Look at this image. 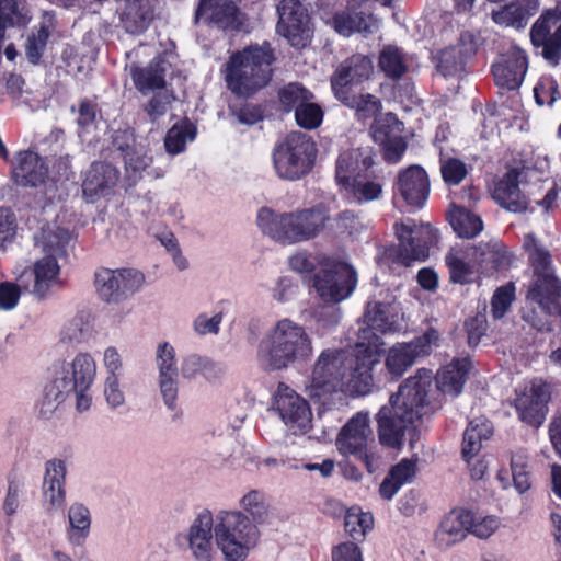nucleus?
I'll return each instance as SVG.
<instances>
[{"label":"nucleus","mask_w":561,"mask_h":561,"mask_svg":"<svg viewBox=\"0 0 561 561\" xmlns=\"http://www.w3.org/2000/svg\"><path fill=\"white\" fill-rule=\"evenodd\" d=\"M430 192V176L422 165L411 164L398 172L393 194L394 197H401L408 206L422 208L428 199Z\"/></svg>","instance_id":"f3484780"},{"label":"nucleus","mask_w":561,"mask_h":561,"mask_svg":"<svg viewBox=\"0 0 561 561\" xmlns=\"http://www.w3.org/2000/svg\"><path fill=\"white\" fill-rule=\"evenodd\" d=\"M445 263L449 272V280L454 284L466 285L471 282L473 274L471 265L457 253L449 252L445 256Z\"/></svg>","instance_id":"052dcab7"},{"label":"nucleus","mask_w":561,"mask_h":561,"mask_svg":"<svg viewBox=\"0 0 561 561\" xmlns=\"http://www.w3.org/2000/svg\"><path fill=\"white\" fill-rule=\"evenodd\" d=\"M511 471L513 484L519 494L531 488V471L529 458L524 453H514L511 457Z\"/></svg>","instance_id":"864d4df0"},{"label":"nucleus","mask_w":561,"mask_h":561,"mask_svg":"<svg viewBox=\"0 0 561 561\" xmlns=\"http://www.w3.org/2000/svg\"><path fill=\"white\" fill-rule=\"evenodd\" d=\"M165 69L157 62L147 68H139L133 72L134 84L138 91L145 93L150 90L165 87Z\"/></svg>","instance_id":"09e8293b"},{"label":"nucleus","mask_w":561,"mask_h":561,"mask_svg":"<svg viewBox=\"0 0 561 561\" xmlns=\"http://www.w3.org/2000/svg\"><path fill=\"white\" fill-rule=\"evenodd\" d=\"M334 98L344 106L355 111L358 121L376 119L382 110L380 99L370 93L346 92Z\"/></svg>","instance_id":"58836bf2"},{"label":"nucleus","mask_w":561,"mask_h":561,"mask_svg":"<svg viewBox=\"0 0 561 561\" xmlns=\"http://www.w3.org/2000/svg\"><path fill=\"white\" fill-rule=\"evenodd\" d=\"M528 261L530 266L533 267V277L554 274V271L552 268V256L547 249H533L530 254H528Z\"/></svg>","instance_id":"338daca9"},{"label":"nucleus","mask_w":561,"mask_h":561,"mask_svg":"<svg viewBox=\"0 0 561 561\" xmlns=\"http://www.w3.org/2000/svg\"><path fill=\"white\" fill-rule=\"evenodd\" d=\"M530 41L535 48L541 49L540 55L551 66L561 60V24L551 33L550 23L538 19L530 28Z\"/></svg>","instance_id":"c756f323"},{"label":"nucleus","mask_w":561,"mask_h":561,"mask_svg":"<svg viewBox=\"0 0 561 561\" xmlns=\"http://www.w3.org/2000/svg\"><path fill=\"white\" fill-rule=\"evenodd\" d=\"M519 175L517 169H510L494 182L492 191V198L495 203L503 209L515 214L526 213L529 208V199L519 187Z\"/></svg>","instance_id":"b1692460"},{"label":"nucleus","mask_w":561,"mask_h":561,"mask_svg":"<svg viewBox=\"0 0 561 561\" xmlns=\"http://www.w3.org/2000/svg\"><path fill=\"white\" fill-rule=\"evenodd\" d=\"M432 371L419 369L405 379L397 394L390 397V405H383L376 414L378 438L382 446L401 449L407 422L420 420L431 410L427 399L432 388Z\"/></svg>","instance_id":"f03ea898"},{"label":"nucleus","mask_w":561,"mask_h":561,"mask_svg":"<svg viewBox=\"0 0 561 561\" xmlns=\"http://www.w3.org/2000/svg\"><path fill=\"white\" fill-rule=\"evenodd\" d=\"M463 329L467 333V343L470 347H476L481 342L488 330L486 316L477 312L472 317H468L463 322Z\"/></svg>","instance_id":"e2e57ef3"},{"label":"nucleus","mask_w":561,"mask_h":561,"mask_svg":"<svg viewBox=\"0 0 561 561\" xmlns=\"http://www.w3.org/2000/svg\"><path fill=\"white\" fill-rule=\"evenodd\" d=\"M213 514L204 510L194 519L188 534V546L196 561L213 560Z\"/></svg>","instance_id":"cd10ccee"},{"label":"nucleus","mask_w":561,"mask_h":561,"mask_svg":"<svg viewBox=\"0 0 561 561\" xmlns=\"http://www.w3.org/2000/svg\"><path fill=\"white\" fill-rule=\"evenodd\" d=\"M118 169L107 161H93L82 181V194L88 203H95L113 194L119 180Z\"/></svg>","instance_id":"aec40b11"},{"label":"nucleus","mask_w":561,"mask_h":561,"mask_svg":"<svg viewBox=\"0 0 561 561\" xmlns=\"http://www.w3.org/2000/svg\"><path fill=\"white\" fill-rule=\"evenodd\" d=\"M528 69V56L517 46H511L491 67L495 85L514 91L523 84Z\"/></svg>","instance_id":"a211bd4d"},{"label":"nucleus","mask_w":561,"mask_h":561,"mask_svg":"<svg viewBox=\"0 0 561 561\" xmlns=\"http://www.w3.org/2000/svg\"><path fill=\"white\" fill-rule=\"evenodd\" d=\"M375 164L373 154L365 148L344 150L337 157L335 164L336 183L345 188Z\"/></svg>","instance_id":"393cba45"},{"label":"nucleus","mask_w":561,"mask_h":561,"mask_svg":"<svg viewBox=\"0 0 561 561\" xmlns=\"http://www.w3.org/2000/svg\"><path fill=\"white\" fill-rule=\"evenodd\" d=\"M351 193L358 203H367L378 199L382 194V184L375 181L356 180L344 188Z\"/></svg>","instance_id":"680f3d73"},{"label":"nucleus","mask_w":561,"mask_h":561,"mask_svg":"<svg viewBox=\"0 0 561 561\" xmlns=\"http://www.w3.org/2000/svg\"><path fill=\"white\" fill-rule=\"evenodd\" d=\"M66 466L62 460L54 459L46 462L43 493L46 501L54 507H61L66 501Z\"/></svg>","instance_id":"e433bc0d"},{"label":"nucleus","mask_w":561,"mask_h":561,"mask_svg":"<svg viewBox=\"0 0 561 561\" xmlns=\"http://www.w3.org/2000/svg\"><path fill=\"white\" fill-rule=\"evenodd\" d=\"M378 66L385 76L392 81L400 80L409 69L403 50L396 45H386L381 49Z\"/></svg>","instance_id":"79ce46f5"},{"label":"nucleus","mask_w":561,"mask_h":561,"mask_svg":"<svg viewBox=\"0 0 561 561\" xmlns=\"http://www.w3.org/2000/svg\"><path fill=\"white\" fill-rule=\"evenodd\" d=\"M419 456L412 455L393 465L379 485V494L383 500H391L407 483L413 482L417 472Z\"/></svg>","instance_id":"72a5a7b5"},{"label":"nucleus","mask_w":561,"mask_h":561,"mask_svg":"<svg viewBox=\"0 0 561 561\" xmlns=\"http://www.w3.org/2000/svg\"><path fill=\"white\" fill-rule=\"evenodd\" d=\"M214 25L226 32H240L247 21V15L232 0L210 2L198 16V22Z\"/></svg>","instance_id":"a878e982"},{"label":"nucleus","mask_w":561,"mask_h":561,"mask_svg":"<svg viewBox=\"0 0 561 561\" xmlns=\"http://www.w3.org/2000/svg\"><path fill=\"white\" fill-rule=\"evenodd\" d=\"M99 113L100 108L96 102L88 98L81 99L78 104V117L76 119L78 127L88 130L94 126Z\"/></svg>","instance_id":"774afa93"},{"label":"nucleus","mask_w":561,"mask_h":561,"mask_svg":"<svg viewBox=\"0 0 561 561\" xmlns=\"http://www.w3.org/2000/svg\"><path fill=\"white\" fill-rule=\"evenodd\" d=\"M273 408L295 433H306L311 427L312 413L308 401L285 382L277 385L273 396Z\"/></svg>","instance_id":"2eb2a0df"},{"label":"nucleus","mask_w":561,"mask_h":561,"mask_svg":"<svg viewBox=\"0 0 561 561\" xmlns=\"http://www.w3.org/2000/svg\"><path fill=\"white\" fill-rule=\"evenodd\" d=\"M332 26L337 34L344 37H350L355 33L367 36L378 27L377 20L371 13L350 8L333 14Z\"/></svg>","instance_id":"7c9ffc66"},{"label":"nucleus","mask_w":561,"mask_h":561,"mask_svg":"<svg viewBox=\"0 0 561 561\" xmlns=\"http://www.w3.org/2000/svg\"><path fill=\"white\" fill-rule=\"evenodd\" d=\"M550 399L549 386L542 380L535 379L516 389L512 405L523 423L538 428L546 420Z\"/></svg>","instance_id":"4468645a"},{"label":"nucleus","mask_w":561,"mask_h":561,"mask_svg":"<svg viewBox=\"0 0 561 561\" xmlns=\"http://www.w3.org/2000/svg\"><path fill=\"white\" fill-rule=\"evenodd\" d=\"M119 149L124 152L126 180L130 186L136 185L148 167L147 158L128 145L126 148L119 147Z\"/></svg>","instance_id":"5fc2aeb1"},{"label":"nucleus","mask_w":561,"mask_h":561,"mask_svg":"<svg viewBox=\"0 0 561 561\" xmlns=\"http://www.w3.org/2000/svg\"><path fill=\"white\" fill-rule=\"evenodd\" d=\"M380 345V341L369 331H359L358 340L350 351L323 350L312 369L308 386L310 398L321 399L344 387L352 396L373 392L374 382L380 378L376 371Z\"/></svg>","instance_id":"f257e3e1"},{"label":"nucleus","mask_w":561,"mask_h":561,"mask_svg":"<svg viewBox=\"0 0 561 561\" xmlns=\"http://www.w3.org/2000/svg\"><path fill=\"white\" fill-rule=\"evenodd\" d=\"M534 98L540 106H552L561 99L558 81L551 75L541 76L534 87Z\"/></svg>","instance_id":"4d7b16f0"},{"label":"nucleus","mask_w":561,"mask_h":561,"mask_svg":"<svg viewBox=\"0 0 561 561\" xmlns=\"http://www.w3.org/2000/svg\"><path fill=\"white\" fill-rule=\"evenodd\" d=\"M374 527V516L370 512H363L359 506L346 510L344 516L345 533L354 540L362 542L368 531Z\"/></svg>","instance_id":"a18cd8bd"},{"label":"nucleus","mask_w":561,"mask_h":561,"mask_svg":"<svg viewBox=\"0 0 561 561\" xmlns=\"http://www.w3.org/2000/svg\"><path fill=\"white\" fill-rule=\"evenodd\" d=\"M515 298V288L512 284L499 287L491 299V311L495 319L502 318L510 309Z\"/></svg>","instance_id":"69168bd1"},{"label":"nucleus","mask_w":561,"mask_h":561,"mask_svg":"<svg viewBox=\"0 0 561 561\" xmlns=\"http://www.w3.org/2000/svg\"><path fill=\"white\" fill-rule=\"evenodd\" d=\"M526 300L536 305L545 316H561V279L556 274L533 277L527 287Z\"/></svg>","instance_id":"412c9836"},{"label":"nucleus","mask_w":561,"mask_h":561,"mask_svg":"<svg viewBox=\"0 0 561 561\" xmlns=\"http://www.w3.org/2000/svg\"><path fill=\"white\" fill-rule=\"evenodd\" d=\"M374 72V65L368 56L354 54L343 60L330 78L333 95L354 92V87L367 81Z\"/></svg>","instance_id":"6ab92c4d"},{"label":"nucleus","mask_w":561,"mask_h":561,"mask_svg":"<svg viewBox=\"0 0 561 561\" xmlns=\"http://www.w3.org/2000/svg\"><path fill=\"white\" fill-rule=\"evenodd\" d=\"M398 239L394 261L404 266L424 262L430 256L431 247L437 241L436 232L430 225H416L413 219L396 222Z\"/></svg>","instance_id":"9b49d317"},{"label":"nucleus","mask_w":561,"mask_h":561,"mask_svg":"<svg viewBox=\"0 0 561 561\" xmlns=\"http://www.w3.org/2000/svg\"><path fill=\"white\" fill-rule=\"evenodd\" d=\"M400 133L399 121L392 113H388L385 117L375 119L370 127L373 139L379 146L391 140L393 137L400 136Z\"/></svg>","instance_id":"bf43d9fd"},{"label":"nucleus","mask_w":561,"mask_h":561,"mask_svg":"<svg viewBox=\"0 0 561 561\" xmlns=\"http://www.w3.org/2000/svg\"><path fill=\"white\" fill-rule=\"evenodd\" d=\"M312 354V340L305 328L287 318L278 320L257 346L259 363L266 371L287 369Z\"/></svg>","instance_id":"39448f33"},{"label":"nucleus","mask_w":561,"mask_h":561,"mask_svg":"<svg viewBox=\"0 0 561 561\" xmlns=\"http://www.w3.org/2000/svg\"><path fill=\"white\" fill-rule=\"evenodd\" d=\"M215 540L226 561H244L257 538L256 525L241 512H220Z\"/></svg>","instance_id":"1a4fd4ad"},{"label":"nucleus","mask_w":561,"mask_h":561,"mask_svg":"<svg viewBox=\"0 0 561 561\" xmlns=\"http://www.w3.org/2000/svg\"><path fill=\"white\" fill-rule=\"evenodd\" d=\"M472 524V513L470 511H461L459 513L451 512L439 525L436 533V540L440 547H449L462 541L469 534Z\"/></svg>","instance_id":"f704fd0d"},{"label":"nucleus","mask_w":561,"mask_h":561,"mask_svg":"<svg viewBox=\"0 0 561 561\" xmlns=\"http://www.w3.org/2000/svg\"><path fill=\"white\" fill-rule=\"evenodd\" d=\"M240 102H236L229 106L231 114L239 123L244 125H255L264 119V106L259 103L249 102L248 99L241 98Z\"/></svg>","instance_id":"6e6d98bb"},{"label":"nucleus","mask_w":561,"mask_h":561,"mask_svg":"<svg viewBox=\"0 0 561 561\" xmlns=\"http://www.w3.org/2000/svg\"><path fill=\"white\" fill-rule=\"evenodd\" d=\"M31 21L30 12L22 0H0V33L7 28L24 27Z\"/></svg>","instance_id":"c03bdc74"},{"label":"nucleus","mask_w":561,"mask_h":561,"mask_svg":"<svg viewBox=\"0 0 561 561\" xmlns=\"http://www.w3.org/2000/svg\"><path fill=\"white\" fill-rule=\"evenodd\" d=\"M241 505L253 518V523H261L267 515V505L264 494L252 490L241 499Z\"/></svg>","instance_id":"0e129e2a"},{"label":"nucleus","mask_w":561,"mask_h":561,"mask_svg":"<svg viewBox=\"0 0 561 561\" xmlns=\"http://www.w3.org/2000/svg\"><path fill=\"white\" fill-rule=\"evenodd\" d=\"M49 167L45 158L33 150H21L15 153L11 179L22 187H38L46 183Z\"/></svg>","instance_id":"4be33fe9"},{"label":"nucleus","mask_w":561,"mask_h":561,"mask_svg":"<svg viewBox=\"0 0 561 561\" xmlns=\"http://www.w3.org/2000/svg\"><path fill=\"white\" fill-rule=\"evenodd\" d=\"M538 10V0H514L499 10H493L491 16L497 25L520 30Z\"/></svg>","instance_id":"2f4dec72"},{"label":"nucleus","mask_w":561,"mask_h":561,"mask_svg":"<svg viewBox=\"0 0 561 561\" xmlns=\"http://www.w3.org/2000/svg\"><path fill=\"white\" fill-rule=\"evenodd\" d=\"M276 60L275 49L267 41L233 51L224 68L228 90L238 98L254 96L272 82Z\"/></svg>","instance_id":"20e7f679"},{"label":"nucleus","mask_w":561,"mask_h":561,"mask_svg":"<svg viewBox=\"0 0 561 561\" xmlns=\"http://www.w3.org/2000/svg\"><path fill=\"white\" fill-rule=\"evenodd\" d=\"M58 21L54 11H44L39 22L34 25L24 43V54L27 61L33 66L44 64V56L49 38L56 31Z\"/></svg>","instance_id":"bb28decb"},{"label":"nucleus","mask_w":561,"mask_h":561,"mask_svg":"<svg viewBox=\"0 0 561 561\" xmlns=\"http://www.w3.org/2000/svg\"><path fill=\"white\" fill-rule=\"evenodd\" d=\"M153 12L150 0H126L121 22L127 33L140 35L152 22Z\"/></svg>","instance_id":"c9c22d12"},{"label":"nucleus","mask_w":561,"mask_h":561,"mask_svg":"<svg viewBox=\"0 0 561 561\" xmlns=\"http://www.w3.org/2000/svg\"><path fill=\"white\" fill-rule=\"evenodd\" d=\"M277 31L293 47L302 48L310 39V16L299 0H280Z\"/></svg>","instance_id":"dca6fc26"},{"label":"nucleus","mask_w":561,"mask_h":561,"mask_svg":"<svg viewBox=\"0 0 561 561\" xmlns=\"http://www.w3.org/2000/svg\"><path fill=\"white\" fill-rule=\"evenodd\" d=\"M357 285L352 265L337 260H325L312 276V287L325 304H339L348 298Z\"/></svg>","instance_id":"9d476101"},{"label":"nucleus","mask_w":561,"mask_h":561,"mask_svg":"<svg viewBox=\"0 0 561 561\" xmlns=\"http://www.w3.org/2000/svg\"><path fill=\"white\" fill-rule=\"evenodd\" d=\"M317 153V144L311 136L291 131L274 146L273 168L279 179L298 181L311 172Z\"/></svg>","instance_id":"6e6552de"},{"label":"nucleus","mask_w":561,"mask_h":561,"mask_svg":"<svg viewBox=\"0 0 561 561\" xmlns=\"http://www.w3.org/2000/svg\"><path fill=\"white\" fill-rule=\"evenodd\" d=\"M196 135V125L187 117L182 118L167 131L164 138L167 152L173 156L183 152L186 149L187 141H193Z\"/></svg>","instance_id":"a19ab883"},{"label":"nucleus","mask_w":561,"mask_h":561,"mask_svg":"<svg viewBox=\"0 0 561 561\" xmlns=\"http://www.w3.org/2000/svg\"><path fill=\"white\" fill-rule=\"evenodd\" d=\"M471 368L469 357L454 358L438 369L435 377L437 389L445 396L458 397L463 390Z\"/></svg>","instance_id":"c85d7f7f"},{"label":"nucleus","mask_w":561,"mask_h":561,"mask_svg":"<svg viewBox=\"0 0 561 561\" xmlns=\"http://www.w3.org/2000/svg\"><path fill=\"white\" fill-rule=\"evenodd\" d=\"M60 266L54 254L37 260L31 270H25L19 277L23 288L38 299H44L53 285L57 283Z\"/></svg>","instance_id":"5701e85b"},{"label":"nucleus","mask_w":561,"mask_h":561,"mask_svg":"<svg viewBox=\"0 0 561 561\" xmlns=\"http://www.w3.org/2000/svg\"><path fill=\"white\" fill-rule=\"evenodd\" d=\"M364 226L354 210H343L335 217H332L331 229L325 231V236H354L363 230Z\"/></svg>","instance_id":"603ef678"},{"label":"nucleus","mask_w":561,"mask_h":561,"mask_svg":"<svg viewBox=\"0 0 561 561\" xmlns=\"http://www.w3.org/2000/svg\"><path fill=\"white\" fill-rule=\"evenodd\" d=\"M439 171L443 182L448 186H458L469 174L467 163L457 157H447L439 147Z\"/></svg>","instance_id":"de8ad7c7"},{"label":"nucleus","mask_w":561,"mask_h":561,"mask_svg":"<svg viewBox=\"0 0 561 561\" xmlns=\"http://www.w3.org/2000/svg\"><path fill=\"white\" fill-rule=\"evenodd\" d=\"M277 99L280 108L285 113L296 112L306 101H312L314 93L306 88L301 82H288L277 91Z\"/></svg>","instance_id":"49530a36"},{"label":"nucleus","mask_w":561,"mask_h":561,"mask_svg":"<svg viewBox=\"0 0 561 561\" xmlns=\"http://www.w3.org/2000/svg\"><path fill=\"white\" fill-rule=\"evenodd\" d=\"M70 530L69 540L80 543L89 534L91 518L89 510L82 504H73L68 513Z\"/></svg>","instance_id":"8fccbe9b"},{"label":"nucleus","mask_w":561,"mask_h":561,"mask_svg":"<svg viewBox=\"0 0 561 561\" xmlns=\"http://www.w3.org/2000/svg\"><path fill=\"white\" fill-rule=\"evenodd\" d=\"M145 276L134 268H99L94 274L98 296L107 304H119L142 286Z\"/></svg>","instance_id":"ddd939ff"},{"label":"nucleus","mask_w":561,"mask_h":561,"mask_svg":"<svg viewBox=\"0 0 561 561\" xmlns=\"http://www.w3.org/2000/svg\"><path fill=\"white\" fill-rule=\"evenodd\" d=\"M465 66L466 57L460 47L450 46L439 51L436 69L444 77H455L461 73Z\"/></svg>","instance_id":"3c124183"},{"label":"nucleus","mask_w":561,"mask_h":561,"mask_svg":"<svg viewBox=\"0 0 561 561\" xmlns=\"http://www.w3.org/2000/svg\"><path fill=\"white\" fill-rule=\"evenodd\" d=\"M391 305L382 301H368L365 308L364 320L367 328L362 330H370L381 334L394 332L397 324L394 317L390 314Z\"/></svg>","instance_id":"ea45409f"},{"label":"nucleus","mask_w":561,"mask_h":561,"mask_svg":"<svg viewBox=\"0 0 561 561\" xmlns=\"http://www.w3.org/2000/svg\"><path fill=\"white\" fill-rule=\"evenodd\" d=\"M447 220L455 233L462 239H472L483 230L481 217L466 207L453 205L447 213Z\"/></svg>","instance_id":"4c0bfd02"},{"label":"nucleus","mask_w":561,"mask_h":561,"mask_svg":"<svg viewBox=\"0 0 561 561\" xmlns=\"http://www.w3.org/2000/svg\"><path fill=\"white\" fill-rule=\"evenodd\" d=\"M474 256L482 272L488 275L508 270L513 260L507 247L499 240L480 243L474 248Z\"/></svg>","instance_id":"473e14b6"},{"label":"nucleus","mask_w":561,"mask_h":561,"mask_svg":"<svg viewBox=\"0 0 561 561\" xmlns=\"http://www.w3.org/2000/svg\"><path fill=\"white\" fill-rule=\"evenodd\" d=\"M96 365L88 353H79L70 364L64 365L44 388L38 404L39 414L48 417L73 390L88 391L95 378Z\"/></svg>","instance_id":"0eeeda50"},{"label":"nucleus","mask_w":561,"mask_h":561,"mask_svg":"<svg viewBox=\"0 0 561 561\" xmlns=\"http://www.w3.org/2000/svg\"><path fill=\"white\" fill-rule=\"evenodd\" d=\"M261 231L283 245L313 240L331 229L330 208L318 203L308 208L277 213L268 207L260 208L256 217Z\"/></svg>","instance_id":"7ed1b4c3"},{"label":"nucleus","mask_w":561,"mask_h":561,"mask_svg":"<svg viewBox=\"0 0 561 561\" xmlns=\"http://www.w3.org/2000/svg\"><path fill=\"white\" fill-rule=\"evenodd\" d=\"M493 434L489 422H469L462 437L461 455L466 461H470L482 447V442L489 439Z\"/></svg>","instance_id":"37998d69"},{"label":"nucleus","mask_w":561,"mask_h":561,"mask_svg":"<svg viewBox=\"0 0 561 561\" xmlns=\"http://www.w3.org/2000/svg\"><path fill=\"white\" fill-rule=\"evenodd\" d=\"M324 117V112L318 103L306 101L301 106L297 107L295 112V121L297 125L306 130H313L318 128Z\"/></svg>","instance_id":"13d9d810"},{"label":"nucleus","mask_w":561,"mask_h":561,"mask_svg":"<svg viewBox=\"0 0 561 561\" xmlns=\"http://www.w3.org/2000/svg\"><path fill=\"white\" fill-rule=\"evenodd\" d=\"M370 435L368 413L357 412L341 428L336 437V446L342 455L354 456L369 473H374L378 468L379 457L368 449Z\"/></svg>","instance_id":"f8f14e48"},{"label":"nucleus","mask_w":561,"mask_h":561,"mask_svg":"<svg viewBox=\"0 0 561 561\" xmlns=\"http://www.w3.org/2000/svg\"><path fill=\"white\" fill-rule=\"evenodd\" d=\"M368 331L381 343L378 350L379 364L376 368L380 378L374 382V389L388 381H398L419 359L430 356L440 340L438 330L430 327L411 341L397 342L385 351L382 336Z\"/></svg>","instance_id":"423d86ee"}]
</instances>
